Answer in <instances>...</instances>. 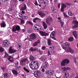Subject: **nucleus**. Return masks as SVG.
Masks as SVG:
<instances>
[{
  "label": "nucleus",
  "instance_id": "5fc2aeb1",
  "mask_svg": "<svg viewBox=\"0 0 78 78\" xmlns=\"http://www.w3.org/2000/svg\"><path fill=\"white\" fill-rule=\"evenodd\" d=\"M61 12H64V9L62 8H62L61 9Z\"/></svg>",
  "mask_w": 78,
  "mask_h": 78
},
{
  "label": "nucleus",
  "instance_id": "b1692460",
  "mask_svg": "<svg viewBox=\"0 0 78 78\" xmlns=\"http://www.w3.org/2000/svg\"><path fill=\"white\" fill-rule=\"evenodd\" d=\"M55 73V71L53 70L49 71V76H52Z\"/></svg>",
  "mask_w": 78,
  "mask_h": 78
},
{
  "label": "nucleus",
  "instance_id": "603ef678",
  "mask_svg": "<svg viewBox=\"0 0 78 78\" xmlns=\"http://www.w3.org/2000/svg\"><path fill=\"white\" fill-rule=\"evenodd\" d=\"M56 9L55 7H51V9L52 11H54L55 9Z\"/></svg>",
  "mask_w": 78,
  "mask_h": 78
},
{
  "label": "nucleus",
  "instance_id": "c9c22d12",
  "mask_svg": "<svg viewBox=\"0 0 78 78\" xmlns=\"http://www.w3.org/2000/svg\"><path fill=\"white\" fill-rule=\"evenodd\" d=\"M46 74L50 76V70H48L46 71L45 72Z\"/></svg>",
  "mask_w": 78,
  "mask_h": 78
},
{
  "label": "nucleus",
  "instance_id": "cd10ccee",
  "mask_svg": "<svg viewBox=\"0 0 78 78\" xmlns=\"http://www.w3.org/2000/svg\"><path fill=\"white\" fill-rule=\"evenodd\" d=\"M30 51H36V50H37V48H33V47L29 49Z\"/></svg>",
  "mask_w": 78,
  "mask_h": 78
},
{
  "label": "nucleus",
  "instance_id": "6e6552de",
  "mask_svg": "<svg viewBox=\"0 0 78 78\" xmlns=\"http://www.w3.org/2000/svg\"><path fill=\"white\" fill-rule=\"evenodd\" d=\"M9 44V41H8V40H4L3 41V44L2 45V47H8V45Z\"/></svg>",
  "mask_w": 78,
  "mask_h": 78
},
{
  "label": "nucleus",
  "instance_id": "72a5a7b5",
  "mask_svg": "<svg viewBox=\"0 0 78 78\" xmlns=\"http://www.w3.org/2000/svg\"><path fill=\"white\" fill-rule=\"evenodd\" d=\"M66 7H67V6L66 5V4H62V8H63L64 9V8H66Z\"/></svg>",
  "mask_w": 78,
  "mask_h": 78
},
{
  "label": "nucleus",
  "instance_id": "f3484780",
  "mask_svg": "<svg viewBox=\"0 0 78 78\" xmlns=\"http://www.w3.org/2000/svg\"><path fill=\"white\" fill-rule=\"evenodd\" d=\"M44 64L45 65L42 67V68H43V69H45V68L47 67H48V62H44Z\"/></svg>",
  "mask_w": 78,
  "mask_h": 78
},
{
  "label": "nucleus",
  "instance_id": "a878e982",
  "mask_svg": "<svg viewBox=\"0 0 78 78\" xmlns=\"http://www.w3.org/2000/svg\"><path fill=\"white\" fill-rule=\"evenodd\" d=\"M1 26L2 27H6L5 22L3 21L1 24Z\"/></svg>",
  "mask_w": 78,
  "mask_h": 78
},
{
  "label": "nucleus",
  "instance_id": "6ab92c4d",
  "mask_svg": "<svg viewBox=\"0 0 78 78\" xmlns=\"http://www.w3.org/2000/svg\"><path fill=\"white\" fill-rule=\"evenodd\" d=\"M48 45H51L52 43H51V41L50 39H48Z\"/></svg>",
  "mask_w": 78,
  "mask_h": 78
},
{
  "label": "nucleus",
  "instance_id": "de8ad7c7",
  "mask_svg": "<svg viewBox=\"0 0 78 78\" xmlns=\"http://www.w3.org/2000/svg\"><path fill=\"white\" fill-rule=\"evenodd\" d=\"M50 51L52 53H55V51L54 49L50 50Z\"/></svg>",
  "mask_w": 78,
  "mask_h": 78
},
{
  "label": "nucleus",
  "instance_id": "774afa93",
  "mask_svg": "<svg viewBox=\"0 0 78 78\" xmlns=\"http://www.w3.org/2000/svg\"><path fill=\"white\" fill-rule=\"evenodd\" d=\"M21 13L23 14H25V11H21Z\"/></svg>",
  "mask_w": 78,
  "mask_h": 78
},
{
  "label": "nucleus",
  "instance_id": "4468645a",
  "mask_svg": "<svg viewBox=\"0 0 78 78\" xmlns=\"http://www.w3.org/2000/svg\"><path fill=\"white\" fill-rule=\"evenodd\" d=\"M7 59L10 62H13L14 61V60H13L12 57L11 56H9L7 58Z\"/></svg>",
  "mask_w": 78,
  "mask_h": 78
},
{
  "label": "nucleus",
  "instance_id": "0eeeda50",
  "mask_svg": "<svg viewBox=\"0 0 78 78\" xmlns=\"http://www.w3.org/2000/svg\"><path fill=\"white\" fill-rule=\"evenodd\" d=\"M34 75L36 78H39V75L41 74V71H36L34 73Z\"/></svg>",
  "mask_w": 78,
  "mask_h": 78
},
{
  "label": "nucleus",
  "instance_id": "a211bd4d",
  "mask_svg": "<svg viewBox=\"0 0 78 78\" xmlns=\"http://www.w3.org/2000/svg\"><path fill=\"white\" fill-rule=\"evenodd\" d=\"M40 43V40H38L37 42H36L34 43L33 46H34V47H36V46H37V45L38 44Z\"/></svg>",
  "mask_w": 78,
  "mask_h": 78
},
{
  "label": "nucleus",
  "instance_id": "e433bc0d",
  "mask_svg": "<svg viewBox=\"0 0 78 78\" xmlns=\"http://www.w3.org/2000/svg\"><path fill=\"white\" fill-rule=\"evenodd\" d=\"M24 70H25V71H27V73H28V72H30V71H29V70H28V69H26V68L24 67L23 68Z\"/></svg>",
  "mask_w": 78,
  "mask_h": 78
},
{
  "label": "nucleus",
  "instance_id": "3c124183",
  "mask_svg": "<svg viewBox=\"0 0 78 78\" xmlns=\"http://www.w3.org/2000/svg\"><path fill=\"white\" fill-rule=\"evenodd\" d=\"M44 4H45V5H47V3H48V1L46 0L44 1Z\"/></svg>",
  "mask_w": 78,
  "mask_h": 78
},
{
  "label": "nucleus",
  "instance_id": "a19ab883",
  "mask_svg": "<svg viewBox=\"0 0 78 78\" xmlns=\"http://www.w3.org/2000/svg\"><path fill=\"white\" fill-rule=\"evenodd\" d=\"M27 23H29L30 25H33V23H32L31 21H27Z\"/></svg>",
  "mask_w": 78,
  "mask_h": 78
},
{
  "label": "nucleus",
  "instance_id": "8fccbe9b",
  "mask_svg": "<svg viewBox=\"0 0 78 78\" xmlns=\"http://www.w3.org/2000/svg\"><path fill=\"white\" fill-rule=\"evenodd\" d=\"M21 24H23V23H25V21H24V20H21Z\"/></svg>",
  "mask_w": 78,
  "mask_h": 78
},
{
  "label": "nucleus",
  "instance_id": "423d86ee",
  "mask_svg": "<svg viewBox=\"0 0 78 78\" xmlns=\"http://www.w3.org/2000/svg\"><path fill=\"white\" fill-rule=\"evenodd\" d=\"M40 34H41L42 36H48L49 35V34L45 32H44V31H39Z\"/></svg>",
  "mask_w": 78,
  "mask_h": 78
},
{
  "label": "nucleus",
  "instance_id": "2eb2a0df",
  "mask_svg": "<svg viewBox=\"0 0 78 78\" xmlns=\"http://www.w3.org/2000/svg\"><path fill=\"white\" fill-rule=\"evenodd\" d=\"M12 72L14 75L17 76L18 75V72L16 70L13 69L12 70Z\"/></svg>",
  "mask_w": 78,
  "mask_h": 78
},
{
  "label": "nucleus",
  "instance_id": "864d4df0",
  "mask_svg": "<svg viewBox=\"0 0 78 78\" xmlns=\"http://www.w3.org/2000/svg\"><path fill=\"white\" fill-rule=\"evenodd\" d=\"M1 69H2L3 72L5 71V67H1Z\"/></svg>",
  "mask_w": 78,
  "mask_h": 78
},
{
  "label": "nucleus",
  "instance_id": "bb28decb",
  "mask_svg": "<svg viewBox=\"0 0 78 78\" xmlns=\"http://www.w3.org/2000/svg\"><path fill=\"white\" fill-rule=\"evenodd\" d=\"M22 10L23 11V10H25L27 9V5L26 4H24L23 6L22 7H21Z\"/></svg>",
  "mask_w": 78,
  "mask_h": 78
},
{
  "label": "nucleus",
  "instance_id": "58836bf2",
  "mask_svg": "<svg viewBox=\"0 0 78 78\" xmlns=\"http://www.w3.org/2000/svg\"><path fill=\"white\" fill-rule=\"evenodd\" d=\"M5 58H7V57H8L9 55L6 52H5Z\"/></svg>",
  "mask_w": 78,
  "mask_h": 78
},
{
  "label": "nucleus",
  "instance_id": "dca6fc26",
  "mask_svg": "<svg viewBox=\"0 0 78 78\" xmlns=\"http://www.w3.org/2000/svg\"><path fill=\"white\" fill-rule=\"evenodd\" d=\"M73 34L75 37L76 38H77L78 37L77 36H78V34H77V32L76 31H74L73 32Z\"/></svg>",
  "mask_w": 78,
  "mask_h": 78
},
{
  "label": "nucleus",
  "instance_id": "aec40b11",
  "mask_svg": "<svg viewBox=\"0 0 78 78\" xmlns=\"http://www.w3.org/2000/svg\"><path fill=\"white\" fill-rule=\"evenodd\" d=\"M30 58V61H34V60L36 58L35 57L33 56V55H31Z\"/></svg>",
  "mask_w": 78,
  "mask_h": 78
},
{
  "label": "nucleus",
  "instance_id": "37998d69",
  "mask_svg": "<svg viewBox=\"0 0 78 78\" xmlns=\"http://www.w3.org/2000/svg\"><path fill=\"white\" fill-rule=\"evenodd\" d=\"M38 1L40 3H44V1L43 0H38Z\"/></svg>",
  "mask_w": 78,
  "mask_h": 78
},
{
  "label": "nucleus",
  "instance_id": "393cba45",
  "mask_svg": "<svg viewBox=\"0 0 78 78\" xmlns=\"http://www.w3.org/2000/svg\"><path fill=\"white\" fill-rule=\"evenodd\" d=\"M55 34V32L54 31L52 32L51 34V35L50 36V37H54Z\"/></svg>",
  "mask_w": 78,
  "mask_h": 78
},
{
  "label": "nucleus",
  "instance_id": "f704fd0d",
  "mask_svg": "<svg viewBox=\"0 0 78 78\" xmlns=\"http://www.w3.org/2000/svg\"><path fill=\"white\" fill-rule=\"evenodd\" d=\"M27 31H28L29 33H32V30H31V28H29L27 29Z\"/></svg>",
  "mask_w": 78,
  "mask_h": 78
},
{
  "label": "nucleus",
  "instance_id": "1a4fd4ad",
  "mask_svg": "<svg viewBox=\"0 0 78 78\" xmlns=\"http://www.w3.org/2000/svg\"><path fill=\"white\" fill-rule=\"evenodd\" d=\"M20 29V27L19 26H18L15 27H13L12 30L13 31H19Z\"/></svg>",
  "mask_w": 78,
  "mask_h": 78
},
{
  "label": "nucleus",
  "instance_id": "49530a36",
  "mask_svg": "<svg viewBox=\"0 0 78 78\" xmlns=\"http://www.w3.org/2000/svg\"><path fill=\"white\" fill-rule=\"evenodd\" d=\"M62 69L64 71H66V70H67L66 68V67H62Z\"/></svg>",
  "mask_w": 78,
  "mask_h": 78
},
{
  "label": "nucleus",
  "instance_id": "c03bdc74",
  "mask_svg": "<svg viewBox=\"0 0 78 78\" xmlns=\"http://www.w3.org/2000/svg\"><path fill=\"white\" fill-rule=\"evenodd\" d=\"M17 47L18 49H20V48L21 47V46L20 44H18L17 45Z\"/></svg>",
  "mask_w": 78,
  "mask_h": 78
},
{
  "label": "nucleus",
  "instance_id": "f03ea898",
  "mask_svg": "<svg viewBox=\"0 0 78 78\" xmlns=\"http://www.w3.org/2000/svg\"><path fill=\"white\" fill-rule=\"evenodd\" d=\"M70 62V60L68 59H64L62 62H61V65L62 66H65L66 65L69 64Z\"/></svg>",
  "mask_w": 78,
  "mask_h": 78
},
{
  "label": "nucleus",
  "instance_id": "20e7f679",
  "mask_svg": "<svg viewBox=\"0 0 78 78\" xmlns=\"http://www.w3.org/2000/svg\"><path fill=\"white\" fill-rule=\"evenodd\" d=\"M53 19L51 17L48 16L46 19V22L48 25H50Z\"/></svg>",
  "mask_w": 78,
  "mask_h": 78
},
{
  "label": "nucleus",
  "instance_id": "412c9836",
  "mask_svg": "<svg viewBox=\"0 0 78 78\" xmlns=\"http://www.w3.org/2000/svg\"><path fill=\"white\" fill-rule=\"evenodd\" d=\"M40 19L36 17L33 20V21L34 23H37V21L39 20Z\"/></svg>",
  "mask_w": 78,
  "mask_h": 78
},
{
  "label": "nucleus",
  "instance_id": "79ce46f5",
  "mask_svg": "<svg viewBox=\"0 0 78 78\" xmlns=\"http://www.w3.org/2000/svg\"><path fill=\"white\" fill-rule=\"evenodd\" d=\"M4 51V49L2 47H0V52H2V51Z\"/></svg>",
  "mask_w": 78,
  "mask_h": 78
},
{
  "label": "nucleus",
  "instance_id": "2f4dec72",
  "mask_svg": "<svg viewBox=\"0 0 78 78\" xmlns=\"http://www.w3.org/2000/svg\"><path fill=\"white\" fill-rule=\"evenodd\" d=\"M66 49L67 50V52H70L71 50V48L70 47H68L67 48H66Z\"/></svg>",
  "mask_w": 78,
  "mask_h": 78
},
{
  "label": "nucleus",
  "instance_id": "9d476101",
  "mask_svg": "<svg viewBox=\"0 0 78 78\" xmlns=\"http://www.w3.org/2000/svg\"><path fill=\"white\" fill-rule=\"evenodd\" d=\"M12 47L11 46L9 49V53H15V52L17 51V50L13 49H12Z\"/></svg>",
  "mask_w": 78,
  "mask_h": 78
},
{
  "label": "nucleus",
  "instance_id": "ea45409f",
  "mask_svg": "<svg viewBox=\"0 0 78 78\" xmlns=\"http://www.w3.org/2000/svg\"><path fill=\"white\" fill-rule=\"evenodd\" d=\"M21 19H28V16H23L21 17Z\"/></svg>",
  "mask_w": 78,
  "mask_h": 78
},
{
  "label": "nucleus",
  "instance_id": "39448f33",
  "mask_svg": "<svg viewBox=\"0 0 78 78\" xmlns=\"http://www.w3.org/2000/svg\"><path fill=\"white\" fill-rule=\"evenodd\" d=\"M72 23L74 25V26H72L73 28L75 29L78 27V22L76 20H75L72 22Z\"/></svg>",
  "mask_w": 78,
  "mask_h": 78
},
{
  "label": "nucleus",
  "instance_id": "4d7b16f0",
  "mask_svg": "<svg viewBox=\"0 0 78 78\" xmlns=\"http://www.w3.org/2000/svg\"><path fill=\"white\" fill-rule=\"evenodd\" d=\"M73 50L72 49H71V50H70V51H69V52L71 53H73Z\"/></svg>",
  "mask_w": 78,
  "mask_h": 78
},
{
  "label": "nucleus",
  "instance_id": "f257e3e1",
  "mask_svg": "<svg viewBox=\"0 0 78 78\" xmlns=\"http://www.w3.org/2000/svg\"><path fill=\"white\" fill-rule=\"evenodd\" d=\"M30 67L32 69H37L39 68L38 62L37 61H33L30 64Z\"/></svg>",
  "mask_w": 78,
  "mask_h": 78
},
{
  "label": "nucleus",
  "instance_id": "5701e85b",
  "mask_svg": "<svg viewBox=\"0 0 78 78\" xmlns=\"http://www.w3.org/2000/svg\"><path fill=\"white\" fill-rule=\"evenodd\" d=\"M42 23L44 28V29H47V27H48L47 25L46 24V23H44V22H43Z\"/></svg>",
  "mask_w": 78,
  "mask_h": 78
},
{
  "label": "nucleus",
  "instance_id": "6e6d98bb",
  "mask_svg": "<svg viewBox=\"0 0 78 78\" xmlns=\"http://www.w3.org/2000/svg\"><path fill=\"white\" fill-rule=\"evenodd\" d=\"M53 12H58V11L57 10V9H55V10L53 11H52Z\"/></svg>",
  "mask_w": 78,
  "mask_h": 78
},
{
  "label": "nucleus",
  "instance_id": "7c9ffc66",
  "mask_svg": "<svg viewBox=\"0 0 78 78\" xmlns=\"http://www.w3.org/2000/svg\"><path fill=\"white\" fill-rule=\"evenodd\" d=\"M69 41H73V37H70L68 39Z\"/></svg>",
  "mask_w": 78,
  "mask_h": 78
},
{
  "label": "nucleus",
  "instance_id": "ddd939ff",
  "mask_svg": "<svg viewBox=\"0 0 78 78\" xmlns=\"http://www.w3.org/2000/svg\"><path fill=\"white\" fill-rule=\"evenodd\" d=\"M28 61V59L26 58L22 60L21 61V62L22 66L24 65V63L26 62V61Z\"/></svg>",
  "mask_w": 78,
  "mask_h": 78
},
{
  "label": "nucleus",
  "instance_id": "9b49d317",
  "mask_svg": "<svg viewBox=\"0 0 78 78\" xmlns=\"http://www.w3.org/2000/svg\"><path fill=\"white\" fill-rule=\"evenodd\" d=\"M38 14L40 15V16H41V17H42V18H43V17L45 16V15L44 14V12L42 11L38 12Z\"/></svg>",
  "mask_w": 78,
  "mask_h": 78
},
{
  "label": "nucleus",
  "instance_id": "69168bd1",
  "mask_svg": "<svg viewBox=\"0 0 78 78\" xmlns=\"http://www.w3.org/2000/svg\"><path fill=\"white\" fill-rule=\"evenodd\" d=\"M35 5H38L39 4L37 3V1H36L35 3Z\"/></svg>",
  "mask_w": 78,
  "mask_h": 78
},
{
  "label": "nucleus",
  "instance_id": "473e14b6",
  "mask_svg": "<svg viewBox=\"0 0 78 78\" xmlns=\"http://www.w3.org/2000/svg\"><path fill=\"white\" fill-rule=\"evenodd\" d=\"M68 14L69 16H73V14L72 13V12H68Z\"/></svg>",
  "mask_w": 78,
  "mask_h": 78
},
{
  "label": "nucleus",
  "instance_id": "13d9d810",
  "mask_svg": "<svg viewBox=\"0 0 78 78\" xmlns=\"http://www.w3.org/2000/svg\"><path fill=\"white\" fill-rule=\"evenodd\" d=\"M70 70V68L69 67H67L66 68V70Z\"/></svg>",
  "mask_w": 78,
  "mask_h": 78
},
{
  "label": "nucleus",
  "instance_id": "09e8293b",
  "mask_svg": "<svg viewBox=\"0 0 78 78\" xmlns=\"http://www.w3.org/2000/svg\"><path fill=\"white\" fill-rule=\"evenodd\" d=\"M23 14L22 13H19V16H20L21 18L23 16Z\"/></svg>",
  "mask_w": 78,
  "mask_h": 78
},
{
  "label": "nucleus",
  "instance_id": "052dcab7",
  "mask_svg": "<svg viewBox=\"0 0 78 78\" xmlns=\"http://www.w3.org/2000/svg\"><path fill=\"white\" fill-rule=\"evenodd\" d=\"M48 56H49V55H51V54H50V51H49V50H48Z\"/></svg>",
  "mask_w": 78,
  "mask_h": 78
},
{
  "label": "nucleus",
  "instance_id": "c756f323",
  "mask_svg": "<svg viewBox=\"0 0 78 78\" xmlns=\"http://www.w3.org/2000/svg\"><path fill=\"white\" fill-rule=\"evenodd\" d=\"M40 60H41L42 61H45V60H46V59H45V58L44 57H42L40 58Z\"/></svg>",
  "mask_w": 78,
  "mask_h": 78
},
{
  "label": "nucleus",
  "instance_id": "c85d7f7f",
  "mask_svg": "<svg viewBox=\"0 0 78 78\" xmlns=\"http://www.w3.org/2000/svg\"><path fill=\"white\" fill-rule=\"evenodd\" d=\"M58 22L59 23H60L62 27L64 25V24L63 23V22H62V21L61 20H58Z\"/></svg>",
  "mask_w": 78,
  "mask_h": 78
},
{
  "label": "nucleus",
  "instance_id": "4be33fe9",
  "mask_svg": "<svg viewBox=\"0 0 78 78\" xmlns=\"http://www.w3.org/2000/svg\"><path fill=\"white\" fill-rule=\"evenodd\" d=\"M3 75H4V78H9V74L7 73H4Z\"/></svg>",
  "mask_w": 78,
  "mask_h": 78
},
{
  "label": "nucleus",
  "instance_id": "680f3d73",
  "mask_svg": "<svg viewBox=\"0 0 78 78\" xmlns=\"http://www.w3.org/2000/svg\"><path fill=\"white\" fill-rule=\"evenodd\" d=\"M38 52H39L40 54H42V51L39 50Z\"/></svg>",
  "mask_w": 78,
  "mask_h": 78
},
{
  "label": "nucleus",
  "instance_id": "f8f14e48",
  "mask_svg": "<svg viewBox=\"0 0 78 78\" xmlns=\"http://www.w3.org/2000/svg\"><path fill=\"white\" fill-rule=\"evenodd\" d=\"M65 45L64 46H62V47L63 49H64V50H66V48H67L68 47H69V43H66L65 44Z\"/></svg>",
  "mask_w": 78,
  "mask_h": 78
},
{
  "label": "nucleus",
  "instance_id": "e2e57ef3",
  "mask_svg": "<svg viewBox=\"0 0 78 78\" xmlns=\"http://www.w3.org/2000/svg\"><path fill=\"white\" fill-rule=\"evenodd\" d=\"M75 59H76V58H74L73 60L74 62L75 63H76V60Z\"/></svg>",
  "mask_w": 78,
  "mask_h": 78
},
{
  "label": "nucleus",
  "instance_id": "0e129e2a",
  "mask_svg": "<svg viewBox=\"0 0 78 78\" xmlns=\"http://www.w3.org/2000/svg\"><path fill=\"white\" fill-rule=\"evenodd\" d=\"M64 73H65V74L67 75V74H69V73H68V72L67 71H65L64 72Z\"/></svg>",
  "mask_w": 78,
  "mask_h": 78
},
{
  "label": "nucleus",
  "instance_id": "338daca9",
  "mask_svg": "<svg viewBox=\"0 0 78 78\" xmlns=\"http://www.w3.org/2000/svg\"><path fill=\"white\" fill-rule=\"evenodd\" d=\"M64 16L65 17H67V15L66 14H65V13H64Z\"/></svg>",
  "mask_w": 78,
  "mask_h": 78
},
{
  "label": "nucleus",
  "instance_id": "7ed1b4c3",
  "mask_svg": "<svg viewBox=\"0 0 78 78\" xmlns=\"http://www.w3.org/2000/svg\"><path fill=\"white\" fill-rule=\"evenodd\" d=\"M37 37V36L35 34H32L30 36V39H29V41H33V40L36 39Z\"/></svg>",
  "mask_w": 78,
  "mask_h": 78
},
{
  "label": "nucleus",
  "instance_id": "a18cd8bd",
  "mask_svg": "<svg viewBox=\"0 0 78 78\" xmlns=\"http://www.w3.org/2000/svg\"><path fill=\"white\" fill-rule=\"evenodd\" d=\"M49 49L50 50H54V47L53 46H51L50 47Z\"/></svg>",
  "mask_w": 78,
  "mask_h": 78
},
{
  "label": "nucleus",
  "instance_id": "4c0bfd02",
  "mask_svg": "<svg viewBox=\"0 0 78 78\" xmlns=\"http://www.w3.org/2000/svg\"><path fill=\"white\" fill-rule=\"evenodd\" d=\"M69 76V74H65V75L64 76V78H68Z\"/></svg>",
  "mask_w": 78,
  "mask_h": 78
},
{
  "label": "nucleus",
  "instance_id": "bf43d9fd",
  "mask_svg": "<svg viewBox=\"0 0 78 78\" xmlns=\"http://www.w3.org/2000/svg\"><path fill=\"white\" fill-rule=\"evenodd\" d=\"M45 48H46V47H45L43 46L41 48H42V50H45Z\"/></svg>",
  "mask_w": 78,
  "mask_h": 78
}]
</instances>
